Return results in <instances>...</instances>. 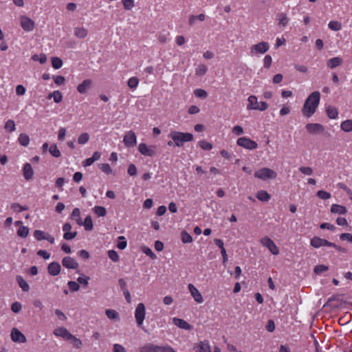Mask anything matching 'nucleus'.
Instances as JSON below:
<instances>
[{"mask_svg": "<svg viewBox=\"0 0 352 352\" xmlns=\"http://www.w3.org/2000/svg\"><path fill=\"white\" fill-rule=\"evenodd\" d=\"M320 101V93L318 91L312 92L305 100L302 108V113L306 118L313 116L318 107Z\"/></svg>", "mask_w": 352, "mask_h": 352, "instance_id": "nucleus-1", "label": "nucleus"}, {"mask_svg": "<svg viewBox=\"0 0 352 352\" xmlns=\"http://www.w3.org/2000/svg\"><path fill=\"white\" fill-rule=\"evenodd\" d=\"M168 137L170 138L172 141H168L167 144L169 146L173 145L180 147L182 146L184 143L190 142L193 140V135L190 133H182L177 131H171Z\"/></svg>", "mask_w": 352, "mask_h": 352, "instance_id": "nucleus-2", "label": "nucleus"}, {"mask_svg": "<svg viewBox=\"0 0 352 352\" xmlns=\"http://www.w3.org/2000/svg\"><path fill=\"white\" fill-rule=\"evenodd\" d=\"M170 346L157 345L153 343H148L140 348V352H168Z\"/></svg>", "mask_w": 352, "mask_h": 352, "instance_id": "nucleus-3", "label": "nucleus"}, {"mask_svg": "<svg viewBox=\"0 0 352 352\" xmlns=\"http://www.w3.org/2000/svg\"><path fill=\"white\" fill-rule=\"evenodd\" d=\"M146 316V307L144 303L140 302L135 307L134 316L138 327H142Z\"/></svg>", "mask_w": 352, "mask_h": 352, "instance_id": "nucleus-4", "label": "nucleus"}, {"mask_svg": "<svg viewBox=\"0 0 352 352\" xmlns=\"http://www.w3.org/2000/svg\"><path fill=\"white\" fill-rule=\"evenodd\" d=\"M276 175V173L269 168H263L254 173V177L262 180L275 179Z\"/></svg>", "mask_w": 352, "mask_h": 352, "instance_id": "nucleus-5", "label": "nucleus"}, {"mask_svg": "<svg viewBox=\"0 0 352 352\" xmlns=\"http://www.w3.org/2000/svg\"><path fill=\"white\" fill-rule=\"evenodd\" d=\"M270 49V45L267 42L262 41L256 45H254L250 48V54L256 56L263 54Z\"/></svg>", "mask_w": 352, "mask_h": 352, "instance_id": "nucleus-6", "label": "nucleus"}, {"mask_svg": "<svg viewBox=\"0 0 352 352\" xmlns=\"http://www.w3.org/2000/svg\"><path fill=\"white\" fill-rule=\"evenodd\" d=\"M263 246L265 247L274 255L279 254V250L274 242L268 236L262 238L260 241Z\"/></svg>", "mask_w": 352, "mask_h": 352, "instance_id": "nucleus-7", "label": "nucleus"}, {"mask_svg": "<svg viewBox=\"0 0 352 352\" xmlns=\"http://www.w3.org/2000/svg\"><path fill=\"white\" fill-rule=\"evenodd\" d=\"M236 144L248 150H254L258 148V144L256 142L246 137L239 138L236 141Z\"/></svg>", "mask_w": 352, "mask_h": 352, "instance_id": "nucleus-8", "label": "nucleus"}, {"mask_svg": "<svg viewBox=\"0 0 352 352\" xmlns=\"http://www.w3.org/2000/svg\"><path fill=\"white\" fill-rule=\"evenodd\" d=\"M123 142L128 148L133 147L137 143V137L133 131H129L124 136Z\"/></svg>", "mask_w": 352, "mask_h": 352, "instance_id": "nucleus-9", "label": "nucleus"}, {"mask_svg": "<svg viewBox=\"0 0 352 352\" xmlns=\"http://www.w3.org/2000/svg\"><path fill=\"white\" fill-rule=\"evenodd\" d=\"M10 338L14 342L16 343H25L27 341L24 334L16 328L11 330Z\"/></svg>", "mask_w": 352, "mask_h": 352, "instance_id": "nucleus-10", "label": "nucleus"}, {"mask_svg": "<svg viewBox=\"0 0 352 352\" xmlns=\"http://www.w3.org/2000/svg\"><path fill=\"white\" fill-rule=\"evenodd\" d=\"M155 146H148L145 143H140L138 146L139 152L144 156H153L155 153Z\"/></svg>", "mask_w": 352, "mask_h": 352, "instance_id": "nucleus-11", "label": "nucleus"}, {"mask_svg": "<svg viewBox=\"0 0 352 352\" xmlns=\"http://www.w3.org/2000/svg\"><path fill=\"white\" fill-rule=\"evenodd\" d=\"M20 22L21 27L24 30L27 32L33 30L34 28V22L30 18L26 16H22L21 17Z\"/></svg>", "mask_w": 352, "mask_h": 352, "instance_id": "nucleus-12", "label": "nucleus"}, {"mask_svg": "<svg viewBox=\"0 0 352 352\" xmlns=\"http://www.w3.org/2000/svg\"><path fill=\"white\" fill-rule=\"evenodd\" d=\"M188 288L189 292L195 300L197 303H202L204 302V298L201 294L199 291L194 286V285L189 283L188 285Z\"/></svg>", "mask_w": 352, "mask_h": 352, "instance_id": "nucleus-13", "label": "nucleus"}, {"mask_svg": "<svg viewBox=\"0 0 352 352\" xmlns=\"http://www.w3.org/2000/svg\"><path fill=\"white\" fill-rule=\"evenodd\" d=\"M62 265L67 269L76 270L78 268V263L72 257L65 256L62 260Z\"/></svg>", "mask_w": 352, "mask_h": 352, "instance_id": "nucleus-14", "label": "nucleus"}, {"mask_svg": "<svg viewBox=\"0 0 352 352\" xmlns=\"http://www.w3.org/2000/svg\"><path fill=\"white\" fill-rule=\"evenodd\" d=\"M330 242L326 239L320 238L318 236H314L311 241L310 244L314 248H320L322 246L329 247Z\"/></svg>", "mask_w": 352, "mask_h": 352, "instance_id": "nucleus-15", "label": "nucleus"}, {"mask_svg": "<svg viewBox=\"0 0 352 352\" xmlns=\"http://www.w3.org/2000/svg\"><path fill=\"white\" fill-rule=\"evenodd\" d=\"M305 127L307 131L311 134H318L324 131V126L318 123H309L306 124Z\"/></svg>", "mask_w": 352, "mask_h": 352, "instance_id": "nucleus-16", "label": "nucleus"}, {"mask_svg": "<svg viewBox=\"0 0 352 352\" xmlns=\"http://www.w3.org/2000/svg\"><path fill=\"white\" fill-rule=\"evenodd\" d=\"M343 63L342 58L340 56H335L327 61V66L328 68L331 69H333L339 66H340Z\"/></svg>", "mask_w": 352, "mask_h": 352, "instance_id": "nucleus-17", "label": "nucleus"}, {"mask_svg": "<svg viewBox=\"0 0 352 352\" xmlns=\"http://www.w3.org/2000/svg\"><path fill=\"white\" fill-rule=\"evenodd\" d=\"M54 334L57 337L63 338L65 340H68L72 335L65 327H58L55 329Z\"/></svg>", "mask_w": 352, "mask_h": 352, "instance_id": "nucleus-18", "label": "nucleus"}, {"mask_svg": "<svg viewBox=\"0 0 352 352\" xmlns=\"http://www.w3.org/2000/svg\"><path fill=\"white\" fill-rule=\"evenodd\" d=\"M173 322L175 326L182 329L190 330L192 329V326L190 324L181 318L175 317L173 318Z\"/></svg>", "mask_w": 352, "mask_h": 352, "instance_id": "nucleus-19", "label": "nucleus"}, {"mask_svg": "<svg viewBox=\"0 0 352 352\" xmlns=\"http://www.w3.org/2000/svg\"><path fill=\"white\" fill-rule=\"evenodd\" d=\"M34 175L32 165L30 163L25 164L23 168V175L26 180H30Z\"/></svg>", "mask_w": 352, "mask_h": 352, "instance_id": "nucleus-20", "label": "nucleus"}, {"mask_svg": "<svg viewBox=\"0 0 352 352\" xmlns=\"http://www.w3.org/2000/svg\"><path fill=\"white\" fill-rule=\"evenodd\" d=\"M197 352H212L209 341L206 340L200 341L197 345Z\"/></svg>", "mask_w": 352, "mask_h": 352, "instance_id": "nucleus-21", "label": "nucleus"}, {"mask_svg": "<svg viewBox=\"0 0 352 352\" xmlns=\"http://www.w3.org/2000/svg\"><path fill=\"white\" fill-rule=\"evenodd\" d=\"M60 265L57 262H52L49 264L47 270L48 273L52 276H56L60 272Z\"/></svg>", "mask_w": 352, "mask_h": 352, "instance_id": "nucleus-22", "label": "nucleus"}, {"mask_svg": "<svg viewBox=\"0 0 352 352\" xmlns=\"http://www.w3.org/2000/svg\"><path fill=\"white\" fill-rule=\"evenodd\" d=\"M91 80L89 79H86L82 81V83L79 84L77 87V91L80 94H85L87 91L90 89L91 86Z\"/></svg>", "mask_w": 352, "mask_h": 352, "instance_id": "nucleus-23", "label": "nucleus"}, {"mask_svg": "<svg viewBox=\"0 0 352 352\" xmlns=\"http://www.w3.org/2000/svg\"><path fill=\"white\" fill-rule=\"evenodd\" d=\"M74 34L77 38L82 39L87 36L88 31L83 27H76L74 28Z\"/></svg>", "mask_w": 352, "mask_h": 352, "instance_id": "nucleus-24", "label": "nucleus"}, {"mask_svg": "<svg viewBox=\"0 0 352 352\" xmlns=\"http://www.w3.org/2000/svg\"><path fill=\"white\" fill-rule=\"evenodd\" d=\"M16 280L20 287V288L23 292H28L30 290V286L27 281L20 275H17L16 277Z\"/></svg>", "mask_w": 352, "mask_h": 352, "instance_id": "nucleus-25", "label": "nucleus"}, {"mask_svg": "<svg viewBox=\"0 0 352 352\" xmlns=\"http://www.w3.org/2000/svg\"><path fill=\"white\" fill-rule=\"evenodd\" d=\"M101 154L98 151H95L91 157H89L85 160L83 162L84 166H89L94 162L98 160L100 158Z\"/></svg>", "mask_w": 352, "mask_h": 352, "instance_id": "nucleus-26", "label": "nucleus"}, {"mask_svg": "<svg viewBox=\"0 0 352 352\" xmlns=\"http://www.w3.org/2000/svg\"><path fill=\"white\" fill-rule=\"evenodd\" d=\"M47 98L49 99L53 98L55 103H59L63 100V94L58 90H55L49 94Z\"/></svg>", "mask_w": 352, "mask_h": 352, "instance_id": "nucleus-27", "label": "nucleus"}, {"mask_svg": "<svg viewBox=\"0 0 352 352\" xmlns=\"http://www.w3.org/2000/svg\"><path fill=\"white\" fill-rule=\"evenodd\" d=\"M256 197L261 201H268L271 196L267 191L261 190L257 192Z\"/></svg>", "mask_w": 352, "mask_h": 352, "instance_id": "nucleus-28", "label": "nucleus"}, {"mask_svg": "<svg viewBox=\"0 0 352 352\" xmlns=\"http://www.w3.org/2000/svg\"><path fill=\"white\" fill-rule=\"evenodd\" d=\"M327 116L330 119H336L338 117V109L333 106H328L326 109Z\"/></svg>", "mask_w": 352, "mask_h": 352, "instance_id": "nucleus-29", "label": "nucleus"}, {"mask_svg": "<svg viewBox=\"0 0 352 352\" xmlns=\"http://www.w3.org/2000/svg\"><path fill=\"white\" fill-rule=\"evenodd\" d=\"M341 129L346 132L349 133L352 131V120L347 119L344 120L340 124Z\"/></svg>", "mask_w": 352, "mask_h": 352, "instance_id": "nucleus-30", "label": "nucleus"}, {"mask_svg": "<svg viewBox=\"0 0 352 352\" xmlns=\"http://www.w3.org/2000/svg\"><path fill=\"white\" fill-rule=\"evenodd\" d=\"M331 212L333 213L344 214L346 212V209L344 206L338 204H333L331 208Z\"/></svg>", "mask_w": 352, "mask_h": 352, "instance_id": "nucleus-31", "label": "nucleus"}, {"mask_svg": "<svg viewBox=\"0 0 352 352\" xmlns=\"http://www.w3.org/2000/svg\"><path fill=\"white\" fill-rule=\"evenodd\" d=\"M248 104L247 106V109L249 110L250 109L254 110V107H256L258 103L257 97L254 95L250 96L248 98Z\"/></svg>", "mask_w": 352, "mask_h": 352, "instance_id": "nucleus-32", "label": "nucleus"}, {"mask_svg": "<svg viewBox=\"0 0 352 352\" xmlns=\"http://www.w3.org/2000/svg\"><path fill=\"white\" fill-rule=\"evenodd\" d=\"M18 141L21 146H27L30 144V138L25 133H21L18 138Z\"/></svg>", "mask_w": 352, "mask_h": 352, "instance_id": "nucleus-33", "label": "nucleus"}, {"mask_svg": "<svg viewBox=\"0 0 352 352\" xmlns=\"http://www.w3.org/2000/svg\"><path fill=\"white\" fill-rule=\"evenodd\" d=\"M94 212L100 217H104L107 214L106 208L103 206H96L93 208Z\"/></svg>", "mask_w": 352, "mask_h": 352, "instance_id": "nucleus-34", "label": "nucleus"}, {"mask_svg": "<svg viewBox=\"0 0 352 352\" xmlns=\"http://www.w3.org/2000/svg\"><path fill=\"white\" fill-rule=\"evenodd\" d=\"M82 226H84L85 229L87 231H90L93 229V221L91 216L88 215L85 217L83 221Z\"/></svg>", "mask_w": 352, "mask_h": 352, "instance_id": "nucleus-35", "label": "nucleus"}, {"mask_svg": "<svg viewBox=\"0 0 352 352\" xmlns=\"http://www.w3.org/2000/svg\"><path fill=\"white\" fill-rule=\"evenodd\" d=\"M105 314L107 318L110 320H118L119 314L118 313L113 309H107L105 310Z\"/></svg>", "mask_w": 352, "mask_h": 352, "instance_id": "nucleus-36", "label": "nucleus"}, {"mask_svg": "<svg viewBox=\"0 0 352 352\" xmlns=\"http://www.w3.org/2000/svg\"><path fill=\"white\" fill-rule=\"evenodd\" d=\"M279 25L283 27L286 26L289 22V19L285 13H280L277 16Z\"/></svg>", "mask_w": 352, "mask_h": 352, "instance_id": "nucleus-37", "label": "nucleus"}, {"mask_svg": "<svg viewBox=\"0 0 352 352\" xmlns=\"http://www.w3.org/2000/svg\"><path fill=\"white\" fill-rule=\"evenodd\" d=\"M139 84V79L137 77H131L128 80L127 85L133 90L135 89Z\"/></svg>", "mask_w": 352, "mask_h": 352, "instance_id": "nucleus-38", "label": "nucleus"}, {"mask_svg": "<svg viewBox=\"0 0 352 352\" xmlns=\"http://www.w3.org/2000/svg\"><path fill=\"white\" fill-rule=\"evenodd\" d=\"M47 234L48 233H46L42 230H36L34 232V236L35 237V239L37 241H42V240H45Z\"/></svg>", "mask_w": 352, "mask_h": 352, "instance_id": "nucleus-39", "label": "nucleus"}, {"mask_svg": "<svg viewBox=\"0 0 352 352\" xmlns=\"http://www.w3.org/2000/svg\"><path fill=\"white\" fill-rule=\"evenodd\" d=\"M328 27L331 30L339 31L342 29V24H341V23L336 21H331L328 23Z\"/></svg>", "mask_w": 352, "mask_h": 352, "instance_id": "nucleus-40", "label": "nucleus"}, {"mask_svg": "<svg viewBox=\"0 0 352 352\" xmlns=\"http://www.w3.org/2000/svg\"><path fill=\"white\" fill-rule=\"evenodd\" d=\"M5 129L10 133L16 130V124L14 120H8L5 124Z\"/></svg>", "mask_w": 352, "mask_h": 352, "instance_id": "nucleus-41", "label": "nucleus"}, {"mask_svg": "<svg viewBox=\"0 0 352 352\" xmlns=\"http://www.w3.org/2000/svg\"><path fill=\"white\" fill-rule=\"evenodd\" d=\"M89 140V135L87 133H81L78 138V143L79 144H85Z\"/></svg>", "mask_w": 352, "mask_h": 352, "instance_id": "nucleus-42", "label": "nucleus"}, {"mask_svg": "<svg viewBox=\"0 0 352 352\" xmlns=\"http://www.w3.org/2000/svg\"><path fill=\"white\" fill-rule=\"evenodd\" d=\"M52 65L54 69H60L63 66V61L58 57H52Z\"/></svg>", "mask_w": 352, "mask_h": 352, "instance_id": "nucleus-43", "label": "nucleus"}, {"mask_svg": "<svg viewBox=\"0 0 352 352\" xmlns=\"http://www.w3.org/2000/svg\"><path fill=\"white\" fill-rule=\"evenodd\" d=\"M90 280V277L85 276L84 274H80V276L77 278V282L80 285H82L85 287H87L89 284V280Z\"/></svg>", "mask_w": 352, "mask_h": 352, "instance_id": "nucleus-44", "label": "nucleus"}, {"mask_svg": "<svg viewBox=\"0 0 352 352\" xmlns=\"http://www.w3.org/2000/svg\"><path fill=\"white\" fill-rule=\"evenodd\" d=\"M194 94L197 98L206 99L208 97V93L203 89H196Z\"/></svg>", "mask_w": 352, "mask_h": 352, "instance_id": "nucleus-45", "label": "nucleus"}, {"mask_svg": "<svg viewBox=\"0 0 352 352\" xmlns=\"http://www.w3.org/2000/svg\"><path fill=\"white\" fill-rule=\"evenodd\" d=\"M49 152L53 157H58L60 156V152L58 149L57 146L55 144H53L50 146Z\"/></svg>", "mask_w": 352, "mask_h": 352, "instance_id": "nucleus-46", "label": "nucleus"}, {"mask_svg": "<svg viewBox=\"0 0 352 352\" xmlns=\"http://www.w3.org/2000/svg\"><path fill=\"white\" fill-rule=\"evenodd\" d=\"M29 234V229L26 226H21L17 230V234L23 238L26 237Z\"/></svg>", "mask_w": 352, "mask_h": 352, "instance_id": "nucleus-47", "label": "nucleus"}, {"mask_svg": "<svg viewBox=\"0 0 352 352\" xmlns=\"http://www.w3.org/2000/svg\"><path fill=\"white\" fill-rule=\"evenodd\" d=\"M127 245V242L124 236H120L118 237V242L117 244V247L120 250H124L126 248Z\"/></svg>", "mask_w": 352, "mask_h": 352, "instance_id": "nucleus-48", "label": "nucleus"}, {"mask_svg": "<svg viewBox=\"0 0 352 352\" xmlns=\"http://www.w3.org/2000/svg\"><path fill=\"white\" fill-rule=\"evenodd\" d=\"M182 236V241L184 243H188L192 241V237L190 234H189L187 232L183 231L181 234Z\"/></svg>", "mask_w": 352, "mask_h": 352, "instance_id": "nucleus-49", "label": "nucleus"}, {"mask_svg": "<svg viewBox=\"0 0 352 352\" xmlns=\"http://www.w3.org/2000/svg\"><path fill=\"white\" fill-rule=\"evenodd\" d=\"M32 59L34 61H38L40 63L43 64L47 61V56L45 54H41L40 56L38 54H34L32 56Z\"/></svg>", "mask_w": 352, "mask_h": 352, "instance_id": "nucleus-50", "label": "nucleus"}, {"mask_svg": "<svg viewBox=\"0 0 352 352\" xmlns=\"http://www.w3.org/2000/svg\"><path fill=\"white\" fill-rule=\"evenodd\" d=\"M69 289L71 292H78L80 289V285L76 281H69L67 283Z\"/></svg>", "mask_w": 352, "mask_h": 352, "instance_id": "nucleus-51", "label": "nucleus"}, {"mask_svg": "<svg viewBox=\"0 0 352 352\" xmlns=\"http://www.w3.org/2000/svg\"><path fill=\"white\" fill-rule=\"evenodd\" d=\"M68 341H71L74 344V346L77 349L80 348L82 345L81 340L72 334L71 335Z\"/></svg>", "mask_w": 352, "mask_h": 352, "instance_id": "nucleus-52", "label": "nucleus"}, {"mask_svg": "<svg viewBox=\"0 0 352 352\" xmlns=\"http://www.w3.org/2000/svg\"><path fill=\"white\" fill-rule=\"evenodd\" d=\"M142 251L150 258L155 259L156 258V255L153 252L152 250L146 246H143L142 248Z\"/></svg>", "mask_w": 352, "mask_h": 352, "instance_id": "nucleus-53", "label": "nucleus"}, {"mask_svg": "<svg viewBox=\"0 0 352 352\" xmlns=\"http://www.w3.org/2000/svg\"><path fill=\"white\" fill-rule=\"evenodd\" d=\"M199 144L203 150L210 151L212 148V144L206 140H201Z\"/></svg>", "mask_w": 352, "mask_h": 352, "instance_id": "nucleus-54", "label": "nucleus"}, {"mask_svg": "<svg viewBox=\"0 0 352 352\" xmlns=\"http://www.w3.org/2000/svg\"><path fill=\"white\" fill-rule=\"evenodd\" d=\"M208 70V67L205 65H199L196 69V75L204 76Z\"/></svg>", "mask_w": 352, "mask_h": 352, "instance_id": "nucleus-55", "label": "nucleus"}, {"mask_svg": "<svg viewBox=\"0 0 352 352\" xmlns=\"http://www.w3.org/2000/svg\"><path fill=\"white\" fill-rule=\"evenodd\" d=\"M317 196L324 200H327L331 198V194L327 191L320 190L317 192Z\"/></svg>", "mask_w": 352, "mask_h": 352, "instance_id": "nucleus-56", "label": "nucleus"}, {"mask_svg": "<svg viewBox=\"0 0 352 352\" xmlns=\"http://www.w3.org/2000/svg\"><path fill=\"white\" fill-rule=\"evenodd\" d=\"M11 209H12L16 212H20L23 210H27L28 208L21 206L19 204L14 203L11 205Z\"/></svg>", "mask_w": 352, "mask_h": 352, "instance_id": "nucleus-57", "label": "nucleus"}, {"mask_svg": "<svg viewBox=\"0 0 352 352\" xmlns=\"http://www.w3.org/2000/svg\"><path fill=\"white\" fill-rule=\"evenodd\" d=\"M299 170L305 175H311L313 174V170L309 166H300Z\"/></svg>", "mask_w": 352, "mask_h": 352, "instance_id": "nucleus-58", "label": "nucleus"}, {"mask_svg": "<svg viewBox=\"0 0 352 352\" xmlns=\"http://www.w3.org/2000/svg\"><path fill=\"white\" fill-rule=\"evenodd\" d=\"M268 108V104L266 102L261 101L258 103L256 107H254V110H258L261 111H263Z\"/></svg>", "mask_w": 352, "mask_h": 352, "instance_id": "nucleus-59", "label": "nucleus"}, {"mask_svg": "<svg viewBox=\"0 0 352 352\" xmlns=\"http://www.w3.org/2000/svg\"><path fill=\"white\" fill-rule=\"evenodd\" d=\"M108 256L111 260L117 262L119 260V256L116 251L111 250L108 252Z\"/></svg>", "mask_w": 352, "mask_h": 352, "instance_id": "nucleus-60", "label": "nucleus"}, {"mask_svg": "<svg viewBox=\"0 0 352 352\" xmlns=\"http://www.w3.org/2000/svg\"><path fill=\"white\" fill-rule=\"evenodd\" d=\"M100 168L106 174H111L112 173V169L110 167L109 164H100L99 165Z\"/></svg>", "mask_w": 352, "mask_h": 352, "instance_id": "nucleus-61", "label": "nucleus"}, {"mask_svg": "<svg viewBox=\"0 0 352 352\" xmlns=\"http://www.w3.org/2000/svg\"><path fill=\"white\" fill-rule=\"evenodd\" d=\"M124 8L130 10L134 7V2L133 0H122Z\"/></svg>", "mask_w": 352, "mask_h": 352, "instance_id": "nucleus-62", "label": "nucleus"}, {"mask_svg": "<svg viewBox=\"0 0 352 352\" xmlns=\"http://www.w3.org/2000/svg\"><path fill=\"white\" fill-rule=\"evenodd\" d=\"M21 308H22V305L19 302H14L11 305V310L14 313H19L21 310Z\"/></svg>", "mask_w": 352, "mask_h": 352, "instance_id": "nucleus-63", "label": "nucleus"}, {"mask_svg": "<svg viewBox=\"0 0 352 352\" xmlns=\"http://www.w3.org/2000/svg\"><path fill=\"white\" fill-rule=\"evenodd\" d=\"M52 78L57 85H62L65 81V79L63 76H54Z\"/></svg>", "mask_w": 352, "mask_h": 352, "instance_id": "nucleus-64", "label": "nucleus"}]
</instances>
